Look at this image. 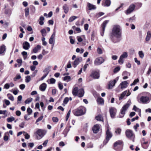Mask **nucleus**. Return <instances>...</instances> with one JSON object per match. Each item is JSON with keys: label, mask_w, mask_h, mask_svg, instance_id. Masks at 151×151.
Listing matches in <instances>:
<instances>
[{"label": "nucleus", "mask_w": 151, "mask_h": 151, "mask_svg": "<svg viewBox=\"0 0 151 151\" xmlns=\"http://www.w3.org/2000/svg\"><path fill=\"white\" fill-rule=\"evenodd\" d=\"M121 29L119 25H114L112 29V35L117 38H119L121 36Z\"/></svg>", "instance_id": "obj_1"}, {"label": "nucleus", "mask_w": 151, "mask_h": 151, "mask_svg": "<svg viewBox=\"0 0 151 151\" xmlns=\"http://www.w3.org/2000/svg\"><path fill=\"white\" fill-rule=\"evenodd\" d=\"M131 103V101L129 100L127 102V103L122 107L119 114L120 117L122 118L124 117L126 111L127 109Z\"/></svg>", "instance_id": "obj_2"}, {"label": "nucleus", "mask_w": 151, "mask_h": 151, "mask_svg": "<svg viewBox=\"0 0 151 151\" xmlns=\"http://www.w3.org/2000/svg\"><path fill=\"white\" fill-rule=\"evenodd\" d=\"M86 108L84 107H80L73 111V114L76 116H80L84 114L86 112Z\"/></svg>", "instance_id": "obj_3"}, {"label": "nucleus", "mask_w": 151, "mask_h": 151, "mask_svg": "<svg viewBox=\"0 0 151 151\" xmlns=\"http://www.w3.org/2000/svg\"><path fill=\"white\" fill-rule=\"evenodd\" d=\"M128 56L127 53L126 52H124L120 56L118 62L120 64H122L124 62V59L126 58Z\"/></svg>", "instance_id": "obj_4"}, {"label": "nucleus", "mask_w": 151, "mask_h": 151, "mask_svg": "<svg viewBox=\"0 0 151 151\" xmlns=\"http://www.w3.org/2000/svg\"><path fill=\"white\" fill-rule=\"evenodd\" d=\"M104 61V60L101 57L97 58L94 61V63L96 65H98L101 64Z\"/></svg>", "instance_id": "obj_5"}, {"label": "nucleus", "mask_w": 151, "mask_h": 151, "mask_svg": "<svg viewBox=\"0 0 151 151\" xmlns=\"http://www.w3.org/2000/svg\"><path fill=\"white\" fill-rule=\"evenodd\" d=\"M135 7V5L134 4H132L130 5L126 11V13L127 14H128L133 11Z\"/></svg>", "instance_id": "obj_6"}, {"label": "nucleus", "mask_w": 151, "mask_h": 151, "mask_svg": "<svg viewBox=\"0 0 151 151\" xmlns=\"http://www.w3.org/2000/svg\"><path fill=\"white\" fill-rule=\"evenodd\" d=\"M116 110V109L113 107H111L109 109V112L112 118H114L115 115Z\"/></svg>", "instance_id": "obj_7"}, {"label": "nucleus", "mask_w": 151, "mask_h": 151, "mask_svg": "<svg viewBox=\"0 0 151 151\" xmlns=\"http://www.w3.org/2000/svg\"><path fill=\"white\" fill-rule=\"evenodd\" d=\"M91 76L94 79H98L99 77V73L96 71H93L91 74Z\"/></svg>", "instance_id": "obj_8"}, {"label": "nucleus", "mask_w": 151, "mask_h": 151, "mask_svg": "<svg viewBox=\"0 0 151 151\" xmlns=\"http://www.w3.org/2000/svg\"><path fill=\"white\" fill-rule=\"evenodd\" d=\"M100 126L98 124L95 125L93 127L92 129L94 133H97L99 131L100 129Z\"/></svg>", "instance_id": "obj_9"}, {"label": "nucleus", "mask_w": 151, "mask_h": 151, "mask_svg": "<svg viewBox=\"0 0 151 151\" xmlns=\"http://www.w3.org/2000/svg\"><path fill=\"white\" fill-rule=\"evenodd\" d=\"M128 83L127 81H125L122 82L120 84L119 86L121 87V88L123 89L126 88L128 86Z\"/></svg>", "instance_id": "obj_10"}, {"label": "nucleus", "mask_w": 151, "mask_h": 151, "mask_svg": "<svg viewBox=\"0 0 151 151\" xmlns=\"http://www.w3.org/2000/svg\"><path fill=\"white\" fill-rule=\"evenodd\" d=\"M111 4L110 0H103L102 1V5L104 6H109Z\"/></svg>", "instance_id": "obj_11"}, {"label": "nucleus", "mask_w": 151, "mask_h": 151, "mask_svg": "<svg viewBox=\"0 0 151 151\" xmlns=\"http://www.w3.org/2000/svg\"><path fill=\"white\" fill-rule=\"evenodd\" d=\"M140 100L142 103H147L148 101L150 100L149 98L147 96H142L140 99Z\"/></svg>", "instance_id": "obj_12"}, {"label": "nucleus", "mask_w": 151, "mask_h": 151, "mask_svg": "<svg viewBox=\"0 0 151 151\" xmlns=\"http://www.w3.org/2000/svg\"><path fill=\"white\" fill-rule=\"evenodd\" d=\"M36 134L41 137H42L45 135L43 130L41 129H39L36 132Z\"/></svg>", "instance_id": "obj_13"}, {"label": "nucleus", "mask_w": 151, "mask_h": 151, "mask_svg": "<svg viewBox=\"0 0 151 151\" xmlns=\"http://www.w3.org/2000/svg\"><path fill=\"white\" fill-rule=\"evenodd\" d=\"M23 47L26 50H28L30 47V44L27 42H24L23 44Z\"/></svg>", "instance_id": "obj_14"}, {"label": "nucleus", "mask_w": 151, "mask_h": 151, "mask_svg": "<svg viewBox=\"0 0 151 151\" xmlns=\"http://www.w3.org/2000/svg\"><path fill=\"white\" fill-rule=\"evenodd\" d=\"M87 6L89 10H94L96 8V6L89 3H88L87 4Z\"/></svg>", "instance_id": "obj_15"}, {"label": "nucleus", "mask_w": 151, "mask_h": 151, "mask_svg": "<svg viewBox=\"0 0 151 151\" xmlns=\"http://www.w3.org/2000/svg\"><path fill=\"white\" fill-rule=\"evenodd\" d=\"M116 82V81L115 80L110 81L108 84V88L109 89L112 88H113V87L114 86Z\"/></svg>", "instance_id": "obj_16"}, {"label": "nucleus", "mask_w": 151, "mask_h": 151, "mask_svg": "<svg viewBox=\"0 0 151 151\" xmlns=\"http://www.w3.org/2000/svg\"><path fill=\"white\" fill-rule=\"evenodd\" d=\"M125 133L127 137L129 138H131L133 135L132 132L129 130L126 131Z\"/></svg>", "instance_id": "obj_17"}, {"label": "nucleus", "mask_w": 151, "mask_h": 151, "mask_svg": "<svg viewBox=\"0 0 151 151\" xmlns=\"http://www.w3.org/2000/svg\"><path fill=\"white\" fill-rule=\"evenodd\" d=\"M109 22V21L108 20H106L104 21L102 25V31H103V33H101V35L102 36H103L104 32L105 30V29L106 27V26L107 24Z\"/></svg>", "instance_id": "obj_18"}, {"label": "nucleus", "mask_w": 151, "mask_h": 151, "mask_svg": "<svg viewBox=\"0 0 151 151\" xmlns=\"http://www.w3.org/2000/svg\"><path fill=\"white\" fill-rule=\"evenodd\" d=\"M47 87V85L45 83H43L41 84L39 87L40 89L42 91H45Z\"/></svg>", "instance_id": "obj_19"}, {"label": "nucleus", "mask_w": 151, "mask_h": 151, "mask_svg": "<svg viewBox=\"0 0 151 151\" xmlns=\"http://www.w3.org/2000/svg\"><path fill=\"white\" fill-rule=\"evenodd\" d=\"M106 138L107 139H110L112 136V134L111 132L109 131L108 129L106 132Z\"/></svg>", "instance_id": "obj_20"}, {"label": "nucleus", "mask_w": 151, "mask_h": 151, "mask_svg": "<svg viewBox=\"0 0 151 151\" xmlns=\"http://www.w3.org/2000/svg\"><path fill=\"white\" fill-rule=\"evenodd\" d=\"M84 93V90L83 89H81L78 90V93L77 95L78 97H81L83 96Z\"/></svg>", "instance_id": "obj_21"}, {"label": "nucleus", "mask_w": 151, "mask_h": 151, "mask_svg": "<svg viewBox=\"0 0 151 151\" xmlns=\"http://www.w3.org/2000/svg\"><path fill=\"white\" fill-rule=\"evenodd\" d=\"M97 101L98 104H104V100L101 98H98L97 100Z\"/></svg>", "instance_id": "obj_22"}, {"label": "nucleus", "mask_w": 151, "mask_h": 151, "mask_svg": "<svg viewBox=\"0 0 151 151\" xmlns=\"http://www.w3.org/2000/svg\"><path fill=\"white\" fill-rule=\"evenodd\" d=\"M78 88L77 87L74 88L72 91V93L73 95L75 96H77L78 93Z\"/></svg>", "instance_id": "obj_23"}, {"label": "nucleus", "mask_w": 151, "mask_h": 151, "mask_svg": "<svg viewBox=\"0 0 151 151\" xmlns=\"http://www.w3.org/2000/svg\"><path fill=\"white\" fill-rule=\"evenodd\" d=\"M127 92V91H125L122 92V93L121 94L119 98V100H121L126 95Z\"/></svg>", "instance_id": "obj_24"}, {"label": "nucleus", "mask_w": 151, "mask_h": 151, "mask_svg": "<svg viewBox=\"0 0 151 151\" xmlns=\"http://www.w3.org/2000/svg\"><path fill=\"white\" fill-rule=\"evenodd\" d=\"M151 37V34L150 31H148L146 37L145 38V40L147 41H148L150 40Z\"/></svg>", "instance_id": "obj_25"}, {"label": "nucleus", "mask_w": 151, "mask_h": 151, "mask_svg": "<svg viewBox=\"0 0 151 151\" xmlns=\"http://www.w3.org/2000/svg\"><path fill=\"white\" fill-rule=\"evenodd\" d=\"M45 19V18L44 17L41 16L39 18V23L41 25H42L44 24V22L43 21Z\"/></svg>", "instance_id": "obj_26"}, {"label": "nucleus", "mask_w": 151, "mask_h": 151, "mask_svg": "<svg viewBox=\"0 0 151 151\" xmlns=\"http://www.w3.org/2000/svg\"><path fill=\"white\" fill-rule=\"evenodd\" d=\"M63 8L64 12L65 14L67 13L69 10V8L67 5L66 4H64L63 6Z\"/></svg>", "instance_id": "obj_27"}, {"label": "nucleus", "mask_w": 151, "mask_h": 151, "mask_svg": "<svg viewBox=\"0 0 151 151\" xmlns=\"http://www.w3.org/2000/svg\"><path fill=\"white\" fill-rule=\"evenodd\" d=\"M40 48L41 46L40 45H37L33 49V52L35 53H36Z\"/></svg>", "instance_id": "obj_28"}, {"label": "nucleus", "mask_w": 151, "mask_h": 151, "mask_svg": "<svg viewBox=\"0 0 151 151\" xmlns=\"http://www.w3.org/2000/svg\"><path fill=\"white\" fill-rule=\"evenodd\" d=\"M122 132V129L121 128H118L115 129V133L116 135H120Z\"/></svg>", "instance_id": "obj_29"}, {"label": "nucleus", "mask_w": 151, "mask_h": 151, "mask_svg": "<svg viewBox=\"0 0 151 151\" xmlns=\"http://www.w3.org/2000/svg\"><path fill=\"white\" fill-rule=\"evenodd\" d=\"M80 61V59L78 58H76L74 62V65L75 66L74 67H76V66L78 65Z\"/></svg>", "instance_id": "obj_30"}, {"label": "nucleus", "mask_w": 151, "mask_h": 151, "mask_svg": "<svg viewBox=\"0 0 151 151\" xmlns=\"http://www.w3.org/2000/svg\"><path fill=\"white\" fill-rule=\"evenodd\" d=\"M5 50V46L4 45H3L1 46L0 47V54L3 53Z\"/></svg>", "instance_id": "obj_31"}, {"label": "nucleus", "mask_w": 151, "mask_h": 151, "mask_svg": "<svg viewBox=\"0 0 151 151\" xmlns=\"http://www.w3.org/2000/svg\"><path fill=\"white\" fill-rule=\"evenodd\" d=\"M133 110L135 111H137L139 113V115L140 116L141 115V109H139L137 108L135 106H134V107L133 109Z\"/></svg>", "instance_id": "obj_32"}, {"label": "nucleus", "mask_w": 151, "mask_h": 151, "mask_svg": "<svg viewBox=\"0 0 151 151\" xmlns=\"http://www.w3.org/2000/svg\"><path fill=\"white\" fill-rule=\"evenodd\" d=\"M138 55L140 58L143 59L144 56V54L142 51H140L138 52Z\"/></svg>", "instance_id": "obj_33"}, {"label": "nucleus", "mask_w": 151, "mask_h": 151, "mask_svg": "<svg viewBox=\"0 0 151 151\" xmlns=\"http://www.w3.org/2000/svg\"><path fill=\"white\" fill-rule=\"evenodd\" d=\"M96 119L98 121H102L103 120V118L102 116L99 115L96 117Z\"/></svg>", "instance_id": "obj_34"}, {"label": "nucleus", "mask_w": 151, "mask_h": 151, "mask_svg": "<svg viewBox=\"0 0 151 151\" xmlns=\"http://www.w3.org/2000/svg\"><path fill=\"white\" fill-rule=\"evenodd\" d=\"M6 120L8 122H11L15 120V118L13 116H11L10 117L7 118Z\"/></svg>", "instance_id": "obj_35"}, {"label": "nucleus", "mask_w": 151, "mask_h": 151, "mask_svg": "<svg viewBox=\"0 0 151 151\" xmlns=\"http://www.w3.org/2000/svg\"><path fill=\"white\" fill-rule=\"evenodd\" d=\"M77 18V17L75 16H73L71 17L69 19L68 21L69 22H71Z\"/></svg>", "instance_id": "obj_36"}, {"label": "nucleus", "mask_w": 151, "mask_h": 151, "mask_svg": "<svg viewBox=\"0 0 151 151\" xmlns=\"http://www.w3.org/2000/svg\"><path fill=\"white\" fill-rule=\"evenodd\" d=\"M32 100V99L31 98H29L27 99L25 101V103L26 104H28L31 102Z\"/></svg>", "instance_id": "obj_37"}, {"label": "nucleus", "mask_w": 151, "mask_h": 151, "mask_svg": "<svg viewBox=\"0 0 151 151\" xmlns=\"http://www.w3.org/2000/svg\"><path fill=\"white\" fill-rule=\"evenodd\" d=\"M97 52L98 54H101L103 53V50L100 47H98L97 50Z\"/></svg>", "instance_id": "obj_38"}, {"label": "nucleus", "mask_w": 151, "mask_h": 151, "mask_svg": "<svg viewBox=\"0 0 151 151\" xmlns=\"http://www.w3.org/2000/svg\"><path fill=\"white\" fill-rule=\"evenodd\" d=\"M122 142L121 141H118L116 142L114 144V147H116L119 145H121L122 144Z\"/></svg>", "instance_id": "obj_39"}, {"label": "nucleus", "mask_w": 151, "mask_h": 151, "mask_svg": "<svg viewBox=\"0 0 151 151\" xmlns=\"http://www.w3.org/2000/svg\"><path fill=\"white\" fill-rule=\"evenodd\" d=\"M42 36H44L46 35V31L45 29H42L40 31Z\"/></svg>", "instance_id": "obj_40"}, {"label": "nucleus", "mask_w": 151, "mask_h": 151, "mask_svg": "<svg viewBox=\"0 0 151 151\" xmlns=\"http://www.w3.org/2000/svg\"><path fill=\"white\" fill-rule=\"evenodd\" d=\"M29 8H27L25 9V15L27 17L29 15Z\"/></svg>", "instance_id": "obj_41"}, {"label": "nucleus", "mask_w": 151, "mask_h": 151, "mask_svg": "<svg viewBox=\"0 0 151 151\" xmlns=\"http://www.w3.org/2000/svg\"><path fill=\"white\" fill-rule=\"evenodd\" d=\"M70 79V76H66L64 78V80L66 81L67 82L69 81Z\"/></svg>", "instance_id": "obj_42"}, {"label": "nucleus", "mask_w": 151, "mask_h": 151, "mask_svg": "<svg viewBox=\"0 0 151 151\" xmlns=\"http://www.w3.org/2000/svg\"><path fill=\"white\" fill-rule=\"evenodd\" d=\"M8 96L9 99L12 101H14V97L12 95L10 94H8Z\"/></svg>", "instance_id": "obj_43"}, {"label": "nucleus", "mask_w": 151, "mask_h": 151, "mask_svg": "<svg viewBox=\"0 0 151 151\" xmlns=\"http://www.w3.org/2000/svg\"><path fill=\"white\" fill-rule=\"evenodd\" d=\"M31 80L30 76H27L26 77L25 82L27 83L29 82Z\"/></svg>", "instance_id": "obj_44"}, {"label": "nucleus", "mask_w": 151, "mask_h": 151, "mask_svg": "<svg viewBox=\"0 0 151 151\" xmlns=\"http://www.w3.org/2000/svg\"><path fill=\"white\" fill-rule=\"evenodd\" d=\"M7 132L5 133L4 134V139L5 141H7L9 139V137H8L6 135L7 134Z\"/></svg>", "instance_id": "obj_45"}, {"label": "nucleus", "mask_w": 151, "mask_h": 151, "mask_svg": "<svg viewBox=\"0 0 151 151\" xmlns=\"http://www.w3.org/2000/svg\"><path fill=\"white\" fill-rule=\"evenodd\" d=\"M27 111L28 113V115H30L32 112V109L29 107L27 108Z\"/></svg>", "instance_id": "obj_46"}, {"label": "nucleus", "mask_w": 151, "mask_h": 151, "mask_svg": "<svg viewBox=\"0 0 151 151\" xmlns=\"http://www.w3.org/2000/svg\"><path fill=\"white\" fill-rule=\"evenodd\" d=\"M71 113V110H70L68 112L66 116V120L67 121Z\"/></svg>", "instance_id": "obj_47"}, {"label": "nucleus", "mask_w": 151, "mask_h": 151, "mask_svg": "<svg viewBox=\"0 0 151 151\" xmlns=\"http://www.w3.org/2000/svg\"><path fill=\"white\" fill-rule=\"evenodd\" d=\"M139 81V80L138 79L135 80L133 83L131 84V86H132V85H134L136 84L137 83H138Z\"/></svg>", "instance_id": "obj_48"}, {"label": "nucleus", "mask_w": 151, "mask_h": 151, "mask_svg": "<svg viewBox=\"0 0 151 151\" xmlns=\"http://www.w3.org/2000/svg\"><path fill=\"white\" fill-rule=\"evenodd\" d=\"M21 78V76L20 75H17L16 77L14 78V81H16L17 79H20Z\"/></svg>", "instance_id": "obj_49"}, {"label": "nucleus", "mask_w": 151, "mask_h": 151, "mask_svg": "<svg viewBox=\"0 0 151 151\" xmlns=\"http://www.w3.org/2000/svg\"><path fill=\"white\" fill-rule=\"evenodd\" d=\"M56 32L55 29H54V31L50 37V38L52 39L55 40V37Z\"/></svg>", "instance_id": "obj_50"}, {"label": "nucleus", "mask_w": 151, "mask_h": 151, "mask_svg": "<svg viewBox=\"0 0 151 151\" xmlns=\"http://www.w3.org/2000/svg\"><path fill=\"white\" fill-rule=\"evenodd\" d=\"M10 87L9 83H6L4 86V88L5 89H8Z\"/></svg>", "instance_id": "obj_51"}, {"label": "nucleus", "mask_w": 151, "mask_h": 151, "mask_svg": "<svg viewBox=\"0 0 151 151\" xmlns=\"http://www.w3.org/2000/svg\"><path fill=\"white\" fill-rule=\"evenodd\" d=\"M68 101H69L68 98V97H66L65 98V99L64 100L63 103L65 104H66L68 102Z\"/></svg>", "instance_id": "obj_52"}, {"label": "nucleus", "mask_w": 151, "mask_h": 151, "mask_svg": "<svg viewBox=\"0 0 151 151\" xmlns=\"http://www.w3.org/2000/svg\"><path fill=\"white\" fill-rule=\"evenodd\" d=\"M50 83L51 84L54 83H55V79L53 78H51L50 79Z\"/></svg>", "instance_id": "obj_53"}, {"label": "nucleus", "mask_w": 151, "mask_h": 151, "mask_svg": "<svg viewBox=\"0 0 151 151\" xmlns=\"http://www.w3.org/2000/svg\"><path fill=\"white\" fill-rule=\"evenodd\" d=\"M120 69V67H117L114 69V73H116L119 71Z\"/></svg>", "instance_id": "obj_54"}, {"label": "nucleus", "mask_w": 151, "mask_h": 151, "mask_svg": "<svg viewBox=\"0 0 151 151\" xmlns=\"http://www.w3.org/2000/svg\"><path fill=\"white\" fill-rule=\"evenodd\" d=\"M58 87L60 90H62L63 88V86L62 83H58Z\"/></svg>", "instance_id": "obj_55"}, {"label": "nucleus", "mask_w": 151, "mask_h": 151, "mask_svg": "<svg viewBox=\"0 0 151 151\" xmlns=\"http://www.w3.org/2000/svg\"><path fill=\"white\" fill-rule=\"evenodd\" d=\"M52 119L53 122H57L58 121V119L56 117H53Z\"/></svg>", "instance_id": "obj_56"}, {"label": "nucleus", "mask_w": 151, "mask_h": 151, "mask_svg": "<svg viewBox=\"0 0 151 151\" xmlns=\"http://www.w3.org/2000/svg\"><path fill=\"white\" fill-rule=\"evenodd\" d=\"M55 41V40L52 39L50 38L49 40V43L50 44H52L53 43H54Z\"/></svg>", "instance_id": "obj_57"}, {"label": "nucleus", "mask_w": 151, "mask_h": 151, "mask_svg": "<svg viewBox=\"0 0 151 151\" xmlns=\"http://www.w3.org/2000/svg\"><path fill=\"white\" fill-rule=\"evenodd\" d=\"M88 24H86L84 25V28L85 30H87L88 29Z\"/></svg>", "instance_id": "obj_58"}, {"label": "nucleus", "mask_w": 151, "mask_h": 151, "mask_svg": "<svg viewBox=\"0 0 151 151\" xmlns=\"http://www.w3.org/2000/svg\"><path fill=\"white\" fill-rule=\"evenodd\" d=\"M59 145L60 146L62 147L64 146L65 145V144L62 141L60 142L59 143Z\"/></svg>", "instance_id": "obj_59"}, {"label": "nucleus", "mask_w": 151, "mask_h": 151, "mask_svg": "<svg viewBox=\"0 0 151 151\" xmlns=\"http://www.w3.org/2000/svg\"><path fill=\"white\" fill-rule=\"evenodd\" d=\"M24 136L25 138L26 139H28L30 137V136L28 133H26V134Z\"/></svg>", "instance_id": "obj_60"}, {"label": "nucleus", "mask_w": 151, "mask_h": 151, "mask_svg": "<svg viewBox=\"0 0 151 151\" xmlns=\"http://www.w3.org/2000/svg\"><path fill=\"white\" fill-rule=\"evenodd\" d=\"M24 124L25 123L24 122H21L19 125V127L22 128H23L24 127Z\"/></svg>", "instance_id": "obj_61"}, {"label": "nucleus", "mask_w": 151, "mask_h": 151, "mask_svg": "<svg viewBox=\"0 0 151 151\" xmlns=\"http://www.w3.org/2000/svg\"><path fill=\"white\" fill-rule=\"evenodd\" d=\"M109 139H107L106 138V139L104 141V145H106Z\"/></svg>", "instance_id": "obj_62"}, {"label": "nucleus", "mask_w": 151, "mask_h": 151, "mask_svg": "<svg viewBox=\"0 0 151 151\" xmlns=\"http://www.w3.org/2000/svg\"><path fill=\"white\" fill-rule=\"evenodd\" d=\"M16 114L17 116H20L21 114V112L19 111H17L16 112Z\"/></svg>", "instance_id": "obj_63"}, {"label": "nucleus", "mask_w": 151, "mask_h": 151, "mask_svg": "<svg viewBox=\"0 0 151 151\" xmlns=\"http://www.w3.org/2000/svg\"><path fill=\"white\" fill-rule=\"evenodd\" d=\"M151 73V67L149 68L148 69V71L147 72V74L148 75H150V74Z\"/></svg>", "instance_id": "obj_64"}]
</instances>
